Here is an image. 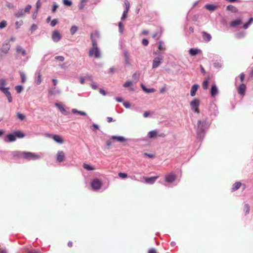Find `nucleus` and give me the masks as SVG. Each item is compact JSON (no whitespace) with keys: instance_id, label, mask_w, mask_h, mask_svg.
<instances>
[{"instance_id":"1","label":"nucleus","mask_w":253,"mask_h":253,"mask_svg":"<svg viewBox=\"0 0 253 253\" xmlns=\"http://www.w3.org/2000/svg\"><path fill=\"white\" fill-rule=\"evenodd\" d=\"M92 47L89 51V56L91 57L94 56L95 58H98L100 57V51L97 46V42L93 38V34H91L90 35Z\"/></svg>"},{"instance_id":"2","label":"nucleus","mask_w":253,"mask_h":253,"mask_svg":"<svg viewBox=\"0 0 253 253\" xmlns=\"http://www.w3.org/2000/svg\"><path fill=\"white\" fill-rule=\"evenodd\" d=\"M41 155L40 154L30 152H25L24 153V159L27 160H36L40 159Z\"/></svg>"},{"instance_id":"3","label":"nucleus","mask_w":253,"mask_h":253,"mask_svg":"<svg viewBox=\"0 0 253 253\" xmlns=\"http://www.w3.org/2000/svg\"><path fill=\"white\" fill-rule=\"evenodd\" d=\"M200 105V101L198 99H194L190 103L191 109L196 113H199V106Z\"/></svg>"},{"instance_id":"4","label":"nucleus","mask_w":253,"mask_h":253,"mask_svg":"<svg viewBox=\"0 0 253 253\" xmlns=\"http://www.w3.org/2000/svg\"><path fill=\"white\" fill-rule=\"evenodd\" d=\"M0 90L6 95L7 97L8 102L11 103L12 101V98L10 92L9 91V87H0Z\"/></svg>"},{"instance_id":"5","label":"nucleus","mask_w":253,"mask_h":253,"mask_svg":"<svg viewBox=\"0 0 253 253\" xmlns=\"http://www.w3.org/2000/svg\"><path fill=\"white\" fill-rule=\"evenodd\" d=\"M91 187L94 190L99 189L102 185L101 182L98 179H94L91 182Z\"/></svg>"},{"instance_id":"6","label":"nucleus","mask_w":253,"mask_h":253,"mask_svg":"<svg viewBox=\"0 0 253 253\" xmlns=\"http://www.w3.org/2000/svg\"><path fill=\"white\" fill-rule=\"evenodd\" d=\"M158 136L163 137L165 136V135L164 133H161L158 135V132L156 130L151 131L148 133V136L150 139L155 138Z\"/></svg>"},{"instance_id":"7","label":"nucleus","mask_w":253,"mask_h":253,"mask_svg":"<svg viewBox=\"0 0 253 253\" xmlns=\"http://www.w3.org/2000/svg\"><path fill=\"white\" fill-rule=\"evenodd\" d=\"M176 175L173 173H170L165 176V180L168 183H172L176 179Z\"/></svg>"},{"instance_id":"8","label":"nucleus","mask_w":253,"mask_h":253,"mask_svg":"<svg viewBox=\"0 0 253 253\" xmlns=\"http://www.w3.org/2000/svg\"><path fill=\"white\" fill-rule=\"evenodd\" d=\"M162 58L159 57L155 58L153 61L152 68H157L161 63Z\"/></svg>"},{"instance_id":"9","label":"nucleus","mask_w":253,"mask_h":253,"mask_svg":"<svg viewBox=\"0 0 253 253\" xmlns=\"http://www.w3.org/2000/svg\"><path fill=\"white\" fill-rule=\"evenodd\" d=\"M24 152H21V151H14L12 153V156L14 158H24Z\"/></svg>"},{"instance_id":"10","label":"nucleus","mask_w":253,"mask_h":253,"mask_svg":"<svg viewBox=\"0 0 253 253\" xmlns=\"http://www.w3.org/2000/svg\"><path fill=\"white\" fill-rule=\"evenodd\" d=\"M57 161L61 163L65 159V154L62 151H58L57 154Z\"/></svg>"},{"instance_id":"11","label":"nucleus","mask_w":253,"mask_h":253,"mask_svg":"<svg viewBox=\"0 0 253 253\" xmlns=\"http://www.w3.org/2000/svg\"><path fill=\"white\" fill-rule=\"evenodd\" d=\"M52 39L54 42H58L61 39V35L58 31H54L52 36Z\"/></svg>"},{"instance_id":"12","label":"nucleus","mask_w":253,"mask_h":253,"mask_svg":"<svg viewBox=\"0 0 253 253\" xmlns=\"http://www.w3.org/2000/svg\"><path fill=\"white\" fill-rule=\"evenodd\" d=\"M202 37L204 40L206 42H209L211 41V35L205 31L202 32Z\"/></svg>"},{"instance_id":"13","label":"nucleus","mask_w":253,"mask_h":253,"mask_svg":"<svg viewBox=\"0 0 253 253\" xmlns=\"http://www.w3.org/2000/svg\"><path fill=\"white\" fill-rule=\"evenodd\" d=\"M218 93V90L217 87L215 84H213L211 85V94L212 97L215 96Z\"/></svg>"},{"instance_id":"14","label":"nucleus","mask_w":253,"mask_h":253,"mask_svg":"<svg viewBox=\"0 0 253 253\" xmlns=\"http://www.w3.org/2000/svg\"><path fill=\"white\" fill-rule=\"evenodd\" d=\"M158 177H159V176H158L151 177H144V179L147 183L153 184L155 182V181L156 180V179Z\"/></svg>"},{"instance_id":"15","label":"nucleus","mask_w":253,"mask_h":253,"mask_svg":"<svg viewBox=\"0 0 253 253\" xmlns=\"http://www.w3.org/2000/svg\"><path fill=\"white\" fill-rule=\"evenodd\" d=\"M199 86L197 84L193 85L191 87L190 90V95L192 96H194L196 95V93L199 88Z\"/></svg>"},{"instance_id":"16","label":"nucleus","mask_w":253,"mask_h":253,"mask_svg":"<svg viewBox=\"0 0 253 253\" xmlns=\"http://www.w3.org/2000/svg\"><path fill=\"white\" fill-rule=\"evenodd\" d=\"M16 51L17 53L21 54L23 56L26 55V51L20 46H17L16 47Z\"/></svg>"},{"instance_id":"17","label":"nucleus","mask_w":253,"mask_h":253,"mask_svg":"<svg viewBox=\"0 0 253 253\" xmlns=\"http://www.w3.org/2000/svg\"><path fill=\"white\" fill-rule=\"evenodd\" d=\"M246 89V86L245 84H242L238 86V92L243 96L245 94V92Z\"/></svg>"},{"instance_id":"18","label":"nucleus","mask_w":253,"mask_h":253,"mask_svg":"<svg viewBox=\"0 0 253 253\" xmlns=\"http://www.w3.org/2000/svg\"><path fill=\"white\" fill-rule=\"evenodd\" d=\"M53 139L59 144H62L64 142L62 138L59 135H54L52 136Z\"/></svg>"},{"instance_id":"19","label":"nucleus","mask_w":253,"mask_h":253,"mask_svg":"<svg viewBox=\"0 0 253 253\" xmlns=\"http://www.w3.org/2000/svg\"><path fill=\"white\" fill-rule=\"evenodd\" d=\"M124 57H125V64L127 65H130V56L127 51H125L124 52Z\"/></svg>"},{"instance_id":"20","label":"nucleus","mask_w":253,"mask_h":253,"mask_svg":"<svg viewBox=\"0 0 253 253\" xmlns=\"http://www.w3.org/2000/svg\"><path fill=\"white\" fill-rule=\"evenodd\" d=\"M112 139L114 140H116L121 142H124L126 141V139L121 136H113Z\"/></svg>"},{"instance_id":"21","label":"nucleus","mask_w":253,"mask_h":253,"mask_svg":"<svg viewBox=\"0 0 253 253\" xmlns=\"http://www.w3.org/2000/svg\"><path fill=\"white\" fill-rule=\"evenodd\" d=\"M200 51V49L197 48H191L189 50V54L191 56H195Z\"/></svg>"},{"instance_id":"22","label":"nucleus","mask_w":253,"mask_h":253,"mask_svg":"<svg viewBox=\"0 0 253 253\" xmlns=\"http://www.w3.org/2000/svg\"><path fill=\"white\" fill-rule=\"evenodd\" d=\"M210 78L208 77L202 84V87L204 89L206 90L208 88Z\"/></svg>"},{"instance_id":"23","label":"nucleus","mask_w":253,"mask_h":253,"mask_svg":"<svg viewBox=\"0 0 253 253\" xmlns=\"http://www.w3.org/2000/svg\"><path fill=\"white\" fill-rule=\"evenodd\" d=\"M205 8L210 11H214L217 8V6L213 4H206L205 6Z\"/></svg>"},{"instance_id":"24","label":"nucleus","mask_w":253,"mask_h":253,"mask_svg":"<svg viewBox=\"0 0 253 253\" xmlns=\"http://www.w3.org/2000/svg\"><path fill=\"white\" fill-rule=\"evenodd\" d=\"M205 124V122H202L201 121H198V132H202L204 131V129H203V127Z\"/></svg>"},{"instance_id":"25","label":"nucleus","mask_w":253,"mask_h":253,"mask_svg":"<svg viewBox=\"0 0 253 253\" xmlns=\"http://www.w3.org/2000/svg\"><path fill=\"white\" fill-rule=\"evenodd\" d=\"M25 12L23 9L19 10L17 13L15 14V16L16 18L22 17L25 16Z\"/></svg>"},{"instance_id":"26","label":"nucleus","mask_w":253,"mask_h":253,"mask_svg":"<svg viewBox=\"0 0 253 253\" xmlns=\"http://www.w3.org/2000/svg\"><path fill=\"white\" fill-rule=\"evenodd\" d=\"M6 137L8 139V141L9 142H13L16 140L15 134H9L7 135Z\"/></svg>"},{"instance_id":"27","label":"nucleus","mask_w":253,"mask_h":253,"mask_svg":"<svg viewBox=\"0 0 253 253\" xmlns=\"http://www.w3.org/2000/svg\"><path fill=\"white\" fill-rule=\"evenodd\" d=\"M142 89L147 93H152L155 91L154 88H147L143 84L141 85Z\"/></svg>"},{"instance_id":"28","label":"nucleus","mask_w":253,"mask_h":253,"mask_svg":"<svg viewBox=\"0 0 253 253\" xmlns=\"http://www.w3.org/2000/svg\"><path fill=\"white\" fill-rule=\"evenodd\" d=\"M162 35V30L161 29H158V30L153 35V38H155L158 37V39H159Z\"/></svg>"},{"instance_id":"29","label":"nucleus","mask_w":253,"mask_h":253,"mask_svg":"<svg viewBox=\"0 0 253 253\" xmlns=\"http://www.w3.org/2000/svg\"><path fill=\"white\" fill-rule=\"evenodd\" d=\"M14 134L15 137H18V138H23L25 136V134L24 133L21 131H16L14 132Z\"/></svg>"},{"instance_id":"30","label":"nucleus","mask_w":253,"mask_h":253,"mask_svg":"<svg viewBox=\"0 0 253 253\" xmlns=\"http://www.w3.org/2000/svg\"><path fill=\"white\" fill-rule=\"evenodd\" d=\"M55 106L58 108V109L60 110V111L61 112L62 114H66V111L65 110L63 106H62L61 105L58 103H55Z\"/></svg>"},{"instance_id":"31","label":"nucleus","mask_w":253,"mask_h":253,"mask_svg":"<svg viewBox=\"0 0 253 253\" xmlns=\"http://www.w3.org/2000/svg\"><path fill=\"white\" fill-rule=\"evenodd\" d=\"M226 9L227 10L230 11L232 12H236L237 11V8L232 5H228Z\"/></svg>"},{"instance_id":"32","label":"nucleus","mask_w":253,"mask_h":253,"mask_svg":"<svg viewBox=\"0 0 253 253\" xmlns=\"http://www.w3.org/2000/svg\"><path fill=\"white\" fill-rule=\"evenodd\" d=\"M243 211L245 212V215L249 212L250 207L249 204H246L243 206Z\"/></svg>"},{"instance_id":"33","label":"nucleus","mask_w":253,"mask_h":253,"mask_svg":"<svg viewBox=\"0 0 253 253\" xmlns=\"http://www.w3.org/2000/svg\"><path fill=\"white\" fill-rule=\"evenodd\" d=\"M163 42L162 41H160L158 42V49L159 51H164L165 50L166 48L163 46Z\"/></svg>"},{"instance_id":"34","label":"nucleus","mask_w":253,"mask_h":253,"mask_svg":"<svg viewBox=\"0 0 253 253\" xmlns=\"http://www.w3.org/2000/svg\"><path fill=\"white\" fill-rule=\"evenodd\" d=\"M42 82V76L40 73H39L38 77L35 79V83L37 84H40Z\"/></svg>"},{"instance_id":"35","label":"nucleus","mask_w":253,"mask_h":253,"mask_svg":"<svg viewBox=\"0 0 253 253\" xmlns=\"http://www.w3.org/2000/svg\"><path fill=\"white\" fill-rule=\"evenodd\" d=\"M253 22V18H251L250 19V20H249V21L245 23L244 25H243V28L245 29H246L248 28L249 26L250 25H251L252 24V23Z\"/></svg>"},{"instance_id":"36","label":"nucleus","mask_w":253,"mask_h":253,"mask_svg":"<svg viewBox=\"0 0 253 253\" xmlns=\"http://www.w3.org/2000/svg\"><path fill=\"white\" fill-rule=\"evenodd\" d=\"M19 73L21 78V82L22 83H24L26 80V75L24 73L22 72H20Z\"/></svg>"},{"instance_id":"37","label":"nucleus","mask_w":253,"mask_h":253,"mask_svg":"<svg viewBox=\"0 0 253 253\" xmlns=\"http://www.w3.org/2000/svg\"><path fill=\"white\" fill-rule=\"evenodd\" d=\"M72 112L73 113H78L81 115H83V116H85L86 115V114L84 112H83V111H78L77 109H74L72 110Z\"/></svg>"},{"instance_id":"38","label":"nucleus","mask_w":253,"mask_h":253,"mask_svg":"<svg viewBox=\"0 0 253 253\" xmlns=\"http://www.w3.org/2000/svg\"><path fill=\"white\" fill-rule=\"evenodd\" d=\"M78 30L76 26H73L70 29V33L72 35H74Z\"/></svg>"},{"instance_id":"39","label":"nucleus","mask_w":253,"mask_h":253,"mask_svg":"<svg viewBox=\"0 0 253 253\" xmlns=\"http://www.w3.org/2000/svg\"><path fill=\"white\" fill-rule=\"evenodd\" d=\"M83 167L84 169L88 170H91L94 169V168H92L91 166L86 164H84Z\"/></svg>"},{"instance_id":"40","label":"nucleus","mask_w":253,"mask_h":253,"mask_svg":"<svg viewBox=\"0 0 253 253\" xmlns=\"http://www.w3.org/2000/svg\"><path fill=\"white\" fill-rule=\"evenodd\" d=\"M17 117L21 121H23V120H25L26 118V117L25 115H24L23 114L20 113H18L17 114Z\"/></svg>"},{"instance_id":"41","label":"nucleus","mask_w":253,"mask_h":253,"mask_svg":"<svg viewBox=\"0 0 253 253\" xmlns=\"http://www.w3.org/2000/svg\"><path fill=\"white\" fill-rule=\"evenodd\" d=\"M63 3L65 5L70 6L72 4V2L69 0H63Z\"/></svg>"},{"instance_id":"42","label":"nucleus","mask_w":253,"mask_h":253,"mask_svg":"<svg viewBox=\"0 0 253 253\" xmlns=\"http://www.w3.org/2000/svg\"><path fill=\"white\" fill-rule=\"evenodd\" d=\"M7 25V22L5 20H3L0 22V29L5 28Z\"/></svg>"},{"instance_id":"43","label":"nucleus","mask_w":253,"mask_h":253,"mask_svg":"<svg viewBox=\"0 0 253 253\" xmlns=\"http://www.w3.org/2000/svg\"><path fill=\"white\" fill-rule=\"evenodd\" d=\"M124 3L126 5V11H128L130 6L129 2L127 0H125Z\"/></svg>"},{"instance_id":"44","label":"nucleus","mask_w":253,"mask_h":253,"mask_svg":"<svg viewBox=\"0 0 253 253\" xmlns=\"http://www.w3.org/2000/svg\"><path fill=\"white\" fill-rule=\"evenodd\" d=\"M15 89L17 93H19L22 91L23 87L21 85H17L15 86Z\"/></svg>"},{"instance_id":"45","label":"nucleus","mask_w":253,"mask_h":253,"mask_svg":"<svg viewBox=\"0 0 253 253\" xmlns=\"http://www.w3.org/2000/svg\"><path fill=\"white\" fill-rule=\"evenodd\" d=\"M132 84V82L131 81H127L123 84V86L125 87H129Z\"/></svg>"},{"instance_id":"46","label":"nucleus","mask_w":253,"mask_h":253,"mask_svg":"<svg viewBox=\"0 0 253 253\" xmlns=\"http://www.w3.org/2000/svg\"><path fill=\"white\" fill-rule=\"evenodd\" d=\"M32 8V6L31 5H27L26 7L25 8L24 10H23V11H24V12H27V13H29L30 9H31Z\"/></svg>"},{"instance_id":"47","label":"nucleus","mask_w":253,"mask_h":253,"mask_svg":"<svg viewBox=\"0 0 253 253\" xmlns=\"http://www.w3.org/2000/svg\"><path fill=\"white\" fill-rule=\"evenodd\" d=\"M230 25L232 27H235L237 26V20H235L231 22Z\"/></svg>"},{"instance_id":"48","label":"nucleus","mask_w":253,"mask_h":253,"mask_svg":"<svg viewBox=\"0 0 253 253\" xmlns=\"http://www.w3.org/2000/svg\"><path fill=\"white\" fill-rule=\"evenodd\" d=\"M6 83L4 79H0V87H4L3 86L6 85Z\"/></svg>"},{"instance_id":"49","label":"nucleus","mask_w":253,"mask_h":253,"mask_svg":"<svg viewBox=\"0 0 253 253\" xmlns=\"http://www.w3.org/2000/svg\"><path fill=\"white\" fill-rule=\"evenodd\" d=\"M119 176L120 177L122 178H125L127 177V175L126 173L120 172L119 173Z\"/></svg>"},{"instance_id":"50","label":"nucleus","mask_w":253,"mask_h":253,"mask_svg":"<svg viewBox=\"0 0 253 253\" xmlns=\"http://www.w3.org/2000/svg\"><path fill=\"white\" fill-rule=\"evenodd\" d=\"M55 59L60 61H63L64 60V57L62 56H57L55 57Z\"/></svg>"},{"instance_id":"51","label":"nucleus","mask_w":253,"mask_h":253,"mask_svg":"<svg viewBox=\"0 0 253 253\" xmlns=\"http://www.w3.org/2000/svg\"><path fill=\"white\" fill-rule=\"evenodd\" d=\"M128 11L125 10L123 12V15L121 17L122 20L125 19L127 16V13Z\"/></svg>"},{"instance_id":"52","label":"nucleus","mask_w":253,"mask_h":253,"mask_svg":"<svg viewBox=\"0 0 253 253\" xmlns=\"http://www.w3.org/2000/svg\"><path fill=\"white\" fill-rule=\"evenodd\" d=\"M149 42L147 39H144L142 41V43L144 45L146 46L148 44Z\"/></svg>"},{"instance_id":"53","label":"nucleus","mask_w":253,"mask_h":253,"mask_svg":"<svg viewBox=\"0 0 253 253\" xmlns=\"http://www.w3.org/2000/svg\"><path fill=\"white\" fill-rule=\"evenodd\" d=\"M57 23V20L56 19H53L51 21V22L50 23V25L52 27H54L56 25Z\"/></svg>"},{"instance_id":"54","label":"nucleus","mask_w":253,"mask_h":253,"mask_svg":"<svg viewBox=\"0 0 253 253\" xmlns=\"http://www.w3.org/2000/svg\"><path fill=\"white\" fill-rule=\"evenodd\" d=\"M119 27L120 32L121 33H122L123 30V25L121 22L119 23Z\"/></svg>"},{"instance_id":"55","label":"nucleus","mask_w":253,"mask_h":253,"mask_svg":"<svg viewBox=\"0 0 253 253\" xmlns=\"http://www.w3.org/2000/svg\"><path fill=\"white\" fill-rule=\"evenodd\" d=\"M41 3L40 1L39 0L36 2V8L37 10H38V9L41 7Z\"/></svg>"},{"instance_id":"56","label":"nucleus","mask_w":253,"mask_h":253,"mask_svg":"<svg viewBox=\"0 0 253 253\" xmlns=\"http://www.w3.org/2000/svg\"><path fill=\"white\" fill-rule=\"evenodd\" d=\"M6 6L8 7L10 9H14L15 8L14 6L12 4H11V3H8L7 2L6 4Z\"/></svg>"},{"instance_id":"57","label":"nucleus","mask_w":253,"mask_h":253,"mask_svg":"<svg viewBox=\"0 0 253 253\" xmlns=\"http://www.w3.org/2000/svg\"><path fill=\"white\" fill-rule=\"evenodd\" d=\"M123 105L126 108H129L130 107V104L128 102H124Z\"/></svg>"},{"instance_id":"58","label":"nucleus","mask_w":253,"mask_h":253,"mask_svg":"<svg viewBox=\"0 0 253 253\" xmlns=\"http://www.w3.org/2000/svg\"><path fill=\"white\" fill-rule=\"evenodd\" d=\"M92 130L93 131H95V130L98 129V125H96V124H93L92 126V128H91Z\"/></svg>"},{"instance_id":"59","label":"nucleus","mask_w":253,"mask_h":253,"mask_svg":"<svg viewBox=\"0 0 253 253\" xmlns=\"http://www.w3.org/2000/svg\"><path fill=\"white\" fill-rule=\"evenodd\" d=\"M144 155L146 156L147 157L150 158H153L155 157V155L153 154H148L147 153H144Z\"/></svg>"},{"instance_id":"60","label":"nucleus","mask_w":253,"mask_h":253,"mask_svg":"<svg viewBox=\"0 0 253 253\" xmlns=\"http://www.w3.org/2000/svg\"><path fill=\"white\" fill-rule=\"evenodd\" d=\"M84 6V4L83 2H80V3L79 4V7L80 10L83 9Z\"/></svg>"},{"instance_id":"61","label":"nucleus","mask_w":253,"mask_h":253,"mask_svg":"<svg viewBox=\"0 0 253 253\" xmlns=\"http://www.w3.org/2000/svg\"><path fill=\"white\" fill-rule=\"evenodd\" d=\"M236 190H237V183L236 182L233 185V188H232V191H236Z\"/></svg>"},{"instance_id":"62","label":"nucleus","mask_w":253,"mask_h":253,"mask_svg":"<svg viewBox=\"0 0 253 253\" xmlns=\"http://www.w3.org/2000/svg\"><path fill=\"white\" fill-rule=\"evenodd\" d=\"M37 29V26L35 24H33L31 27V30L32 32L36 30Z\"/></svg>"},{"instance_id":"63","label":"nucleus","mask_w":253,"mask_h":253,"mask_svg":"<svg viewBox=\"0 0 253 253\" xmlns=\"http://www.w3.org/2000/svg\"><path fill=\"white\" fill-rule=\"evenodd\" d=\"M148 253H157V252L155 249L151 248L149 250Z\"/></svg>"},{"instance_id":"64","label":"nucleus","mask_w":253,"mask_h":253,"mask_svg":"<svg viewBox=\"0 0 253 253\" xmlns=\"http://www.w3.org/2000/svg\"><path fill=\"white\" fill-rule=\"evenodd\" d=\"M245 75L244 73H242L240 76V79L241 82H243L244 80Z\"/></svg>"}]
</instances>
